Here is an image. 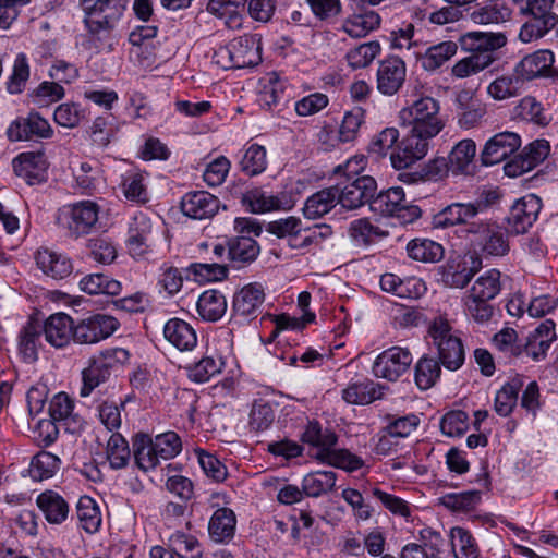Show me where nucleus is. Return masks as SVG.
Returning a JSON list of instances; mask_svg holds the SVG:
<instances>
[{
  "label": "nucleus",
  "mask_w": 558,
  "mask_h": 558,
  "mask_svg": "<svg viewBox=\"0 0 558 558\" xmlns=\"http://www.w3.org/2000/svg\"><path fill=\"white\" fill-rule=\"evenodd\" d=\"M126 0H80L84 13V47L94 52L113 49V32L125 9Z\"/></svg>",
  "instance_id": "f257e3e1"
},
{
  "label": "nucleus",
  "mask_w": 558,
  "mask_h": 558,
  "mask_svg": "<svg viewBox=\"0 0 558 558\" xmlns=\"http://www.w3.org/2000/svg\"><path fill=\"white\" fill-rule=\"evenodd\" d=\"M399 119L402 125L411 126L424 136L435 137L445 126L439 101L429 96L421 97L411 106L403 108L399 112Z\"/></svg>",
  "instance_id": "f03ea898"
},
{
  "label": "nucleus",
  "mask_w": 558,
  "mask_h": 558,
  "mask_svg": "<svg viewBox=\"0 0 558 558\" xmlns=\"http://www.w3.org/2000/svg\"><path fill=\"white\" fill-rule=\"evenodd\" d=\"M213 59L225 70L257 65L262 60L259 40L252 35L236 37L215 50Z\"/></svg>",
  "instance_id": "7ed1b4c3"
},
{
  "label": "nucleus",
  "mask_w": 558,
  "mask_h": 558,
  "mask_svg": "<svg viewBox=\"0 0 558 558\" xmlns=\"http://www.w3.org/2000/svg\"><path fill=\"white\" fill-rule=\"evenodd\" d=\"M428 333L437 348L441 365L448 371L459 369L465 360L462 340L453 332L450 323L444 317H437L428 328Z\"/></svg>",
  "instance_id": "20e7f679"
},
{
  "label": "nucleus",
  "mask_w": 558,
  "mask_h": 558,
  "mask_svg": "<svg viewBox=\"0 0 558 558\" xmlns=\"http://www.w3.org/2000/svg\"><path fill=\"white\" fill-rule=\"evenodd\" d=\"M476 252L484 256L501 257L510 250L508 232L497 221L481 219L466 229Z\"/></svg>",
  "instance_id": "39448f33"
},
{
  "label": "nucleus",
  "mask_w": 558,
  "mask_h": 558,
  "mask_svg": "<svg viewBox=\"0 0 558 558\" xmlns=\"http://www.w3.org/2000/svg\"><path fill=\"white\" fill-rule=\"evenodd\" d=\"M234 230L239 233L228 240V258L235 267L254 262L259 254L258 243L250 234L259 235L260 226L252 218L234 219Z\"/></svg>",
  "instance_id": "423d86ee"
},
{
  "label": "nucleus",
  "mask_w": 558,
  "mask_h": 558,
  "mask_svg": "<svg viewBox=\"0 0 558 558\" xmlns=\"http://www.w3.org/2000/svg\"><path fill=\"white\" fill-rule=\"evenodd\" d=\"M100 207L93 201H81L63 206L58 214L59 225L72 239L89 234L99 219Z\"/></svg>",
  "instance_id": "0eeeda50"
},
{
  "label": "nucleus",
  "mask_w": 558,
  "mask_h": 558,
  "mask_svg": "<svg viewBox=\"0 0 558 558\" xmlns=\"http://www.w3.org/2000/svg\"><path fill=\"white\" fill-rule=\"evenodd\" d=\"M555 0H526L521 5V11L532 19L525 22L519 33L523 43H531L545 36L558 23V16L553 12Z\"/></svg>",
  "instance_id": "6e6552de"
},
{
  "label": "nucleus",
  "mask_w": 558,
  "mask_h": 558,
  "mask_svg": "<svg viewBox=\"0 0 558 558\" xmlns=\"http://www.w3.org/2000/svg\"><path fill=\"white\" fill-rule=\"evenodd\" d=\"M373 213L384 216H397L405 222H412L421 217V209L416 205H408L402 187L393 186L374 195L369 203Z\"/></svg>",
  "instance_id": "1a4fd4ad"
},
{
  "label": "nucleus",
  "mask_w": 558,
  "mask_h": 558,
  "mask_svg": "<svg viewBox=\"0 0 558 558\" xmlns=\"http://www.w3.org/2000/svg\"><path fill=\"white\" fill-rule=\"evenodd\" d=\"M337 189L338 203L345 209H356L369 204L377 190L376 180L367 174L354 180H340L333 185Z\"/></svg>",
  "instance_id": "9d476101"
},
{
  "label": "nucleus",
  "mask_w": 558,
  "mask_h": 558,
  "mask_svg": "<svg viewBox=\"0 0 558 558\" xmlns=\"http://www.w3.org/2000/svg\"><path fill=\"white\" fill-rule=\"evenodd\" d=\"M413 355L409 349L391 347L377 355L372 372L375 377L396 381L410 368Z\"/></svg>",
  "instance_id": "9b49d317"
},
{
  "label": "nucleus",
  "mask_w": 558,
  "mask_h": 558,
  "mask_svg": "<svg viewBox=\"0 0 558 558\" xmlns=\"http://www.w3.org/2000/svg\"><path fill=\"white\" fill-rule=\"evenodd\" d=\"M119 326V322L110 315L88 316L74 325V341L80 344L98 343L109 338Z\"/></svg>",
  "instance_id": "f8f14e48"
},
{
  "label": "nucleus",
  "mask_w": 558,
  "mask_h": 558,
  "mask_svg": "<svg viewBox=\"0 0 558 558\" xmlns=\"http://www.w3.org/2000/svg\"><path fill=\"white\" fill-rule=\"evenodd\" d=\"M521 136L511 131H504L488 138L481 151V160L484 166L497 165L519 150Z\"/></svg>",
  "instance_id": "ddd939ff"
},
{
  "label": "nucleus",
  "mask_w": 558,
  "mask_h": 558,
  "mask_svg": "<svg viewBox=\"0 0 558 558\" xmlns=\"http://www.w3.org/2000/svg\"><path fill=\"white\" fill-rule=\"evenodd\" d=\"M556 340L555 322L553 319H545L529 333L525 342L521 344L522 356L530 357L534 362L543 361Z\"/></svg>",
  "instance_id": "4468645a"
},
{
  "label": "nucleus",
  "mask_w": 558,
  "mask_h": 558,
  "mask_svg": "<svg viewBox=\"0 0 558 558\" xmlns=\"http://www.w3.org/2000/svg\"><path fill=\"white\" fill-rule=\"evenodd\" d=\"M407 76V65L399 57L381 60L377 68V90L385 96H393L402 88Z\"/></svg>",
  "instance_id": "2eb2a0df"
},
{
  "label": "nucleus",
  "mask_w": 558,
  "mask_h": 558,
  "mask_svg": "<svg viewBox=\"0 0 558 558\" xmlns=\"http://www.w3.org/2000/svg\"><path fill=\"white\" fill-rule=\"evenodd\" d=\"M542 206V199L535 194L518 199L507 217L510 230L515 234L525 233L536 221Z\"/></svg>",
  "instance_id": "dca6fc26"
},
{
  "label": "nucleus",
  "mask_w": 558,
  "mask_h": 558,
  "mask_svg": "<svg viewBox=\"0 0 558 558\" xmlns=\"http://www.w3.org/2000/svg\"><path fill=\"white\" fill-rule=\"evenodd\" d=\"M14 173L28 185L40 184L47 180L48 162L43 151H24L12 160Z\"/></svg>",
  "instance_id": "f3484780"
},
{
  "label": "nucleus",
  "mask_w": 558,
  "mask_h": 558,
  "mask_svg": "<svg viewBox=\"0 0 558 558\" xmlns=\"http://www.w3.org/2000/svg\"><path fill=\"white\" fill-rule=\"evenodd\" d=\"M486 205L482 202L475 203H452L433 217V226L435 228H448L458 225H468L470 227L471 219L475 218L484 209Z\"/></svg>",
  "instance_id": "a211bd4d"
},
{
  "label": "nucleus",
  "mask_w": 558,
  "mask_h": 558,
  "mask_svg": "<svg viewBox=\"0 0 558 558\" xmlns=\"http://www.w3.org/2000/svg\"><path fill=\"white\" fill-rule=\"evenodd\" d=\"M52 134L50 123L38 112H29L26 118L14 120L7 130L12 142L29 141L33 137L49 138Z\"/></svg>",
  "instance_id": "6ab92c4d"
},
{
  "label": "nucleus",
  "mask_w": 558,
  "mask_h": 558,
  "mask_svg": "<svg viewBox=\"0 0 558 558\" xmlns=\"http://www.w3.org/2000/svg\"><path fill=\"white\" fill-rule=\"evenodd\" d=\"M180 206L184 216L195 220H205L218 213L220 201L207 191H192L183 195Z\"/></svg>",
  "instance_id": "aec40b11"
},
{
  "label": "nucleus",
  "mask_w": 558,
  "mask_h": 558,
  "mask_svg": "<svg viewBox=\"0 0 558 558\" xmlns=\"http://www.w3.org/2000/svg\"><path fill=\"white\" fill-rule=\"evenodd\" d=\"M507 37L502 33L468 32L460 37L461 47L474 56H488L492 63L497 59L495 52L504 47Z\"/></svg>",
  "instance_id": "412c9836"
},
{
  "label": "nucleus",
  "mask_w": 558,
  "mask_h": 558,
  "mask_svg": "<svg viewBox=\"0 0 558 558\" xmlns=\"http://www.w3.org/2000/svg\"><path fill=\"white\" fill-rule=\"evenodd\" d=\"M554 62V53L548 49H541L525 56L514 68L517 73L526 82L536 77L555 76L557 72L553 66Z\"/></svg>",
  "instance_id": "4be33fe9"
},
{
  "label": "nucleus",
  "mask_w": 558,
  "mask_h": 558,
  "mask_svg": "<svg viewBox=\"0 0 558 558\" xmlns=\"http://www.w3.org/2000/svg\"><path fill=\"white\" fill-rule=\"evenodd\" d=\"M46 341L54 348H63L74 340V322L65 313L50 315L41 325Z\"/></svg>",
  "instance_id": "5701e85b"
},
{
  "label": "nucleus",
  "mask_w": 558,
  "mask_h": 558,
  "mask_svg": "<svg viewBox=\"0 0 558 558\" xmlns=\"http://www.w3.org/2000/svg\"><path fill=\"white\" fill-rule=\"evenodd\" d=\"M550 146L546 140H536L524 147L514 163H507L505 172L509 177H517L533 170L549 154Z\"/></svg>",
  "instance_id": "b1692460"
},
{
  "label": "nucleus",
  "mask_w": 558,
  "mask_h": 558,
  "mask_svg": "<svg viewBox=\"0 0 558 558\" xmlns=\"http://www.w3.org/2000/svg\"><path fill=\"white\" fill-rule=\"evenodd\" d=\"M153 223L147 214L143 211L135 213L130 219L128 229V248L133 256H142L146 253Z\"/></svg>",
  "instance_id": "393cba45"
},
{
  "label": "nucleus",
  "mask_w": 558,
  "mask_h": 558,
  "mask_svg": "<svg viewBox=\"0 0 558 558\" xmlns=\"http://www.w3.org/2000/svg\"><path fill=\"white\" fill-rule=\"evenodd\" d=\"M379 284L383 291L401 299H418L426 292V286L422 279L417 277L400 278L391 272L384 274Z\"/></svg>",
  "instance_id": "a878e982"
},
{
  "label": "nucleus",
  "mask_w": 558,
  "mask_h": 558,
  "mask_svg": "<svg viewBox=\"0 0 558 558\" xmlns=\"http://www.w3.org/2000/svg\"><path fill=\"white\" fill-rule=\"evenodd\" d=\"M165 339L181 352L192 351L197 345L194 327L184 319L170 318L163 326Z\"/></svg>",
  "instance_id": "bb28decb"
},
{
  "label": "nucleus",
  "mask_w": 558,
  "mask_h": 558,
  "mask_svg": "<svg viewBox=\"0 0 558 558\" xmlns=\"http://www.w3.org/2000/svg\"><path fill=\"white\" fill-rule=\"evenodd\" d=\"M35 259L38 268L56 280L66 278L73 271L71 258L63 253L40 248L37 251Z\"/></svg>",
  "instance_id": "cd10ccee"
},
{
  "label": "nucleus",
  "mask_w": 558,
  "mask_h": 558,
  "mask_svg": "<svg viewBox=\"0 0 558 558\" xmlns=\"http://www.w3.org/2000/svg\"><path fill=\"white\" fill-rule=\"evenodd\" d=\"M265 300L264 288L258 282L244 286L233 298V311L244 318L257 316Z\"/></svg>",
  "instance_id": "c85d7f7f"
},
{
  "label": "nucleus",
  "mask_w": 558,
  "mask_h": 558,
  "mask_svg": "<svg viewBox=\"0 0 558 558\" xmlns=\"http://www.w3.org/2000/svg\"><path fill=\"white\" fill-rule=\"evenodd\" d=\"M36 505L49 524H62L70 513L68 501L54 490L48 489L39 494Z\"/></svg>",
  "instance_id": "c756f323"
},
{
  "label": "nucleus",
  "mask_w": 558,
  "mask_h": 558,
  "mask_svg": "<svg viewBox=\"0 0 558 558\" xmlns=\"http://www.w3.org/2000/svg\"><path fill=\"white\" fill-rule=\"evenodd\" d=\"M476 154V144L471 138H465L457 143L449 156L448 163L451 173L454 175H471L474 173V158Z\"/></svg>",
  "instance_id": "7c9ffc66"
},
{
  "label": "nucleus",
  "mask_w": 558,
  "mask_h": 558,
  "mask_svg": "<svg viewBox=\"0 0 558 558\" xmlns=\"http://www.w3.org/2000/svg\"><path fill=\"white\" fill-rule=\"evenodd\" d=\"M41 324L28 320L17 336V351L26 363H34L38 359V349L41 345Z\"/></svg>",
  "instance_id": "2f4dec72"
},
{
  "label": "nucleus",
  "mask_w": 558,
  "mask_h": 558,
  "mask_svg": "<svg viewBox=\"0 0 558 558\" xmlns=\"http://www.w3.org/2000/svg\"><path fill=\"white\" fill-rule=\"evenodd\" d=\"M236 517L229 508L217 509L208 523V533L215 543H228L235 534Z\"/></svg>",
  "instance_id": "473e14b6"
},
{
  "label": "nucleus",
  "mask_w": 558,
  "mask_h": 558,
  "mask_svg": "<svg viewBox=\"0 0 558 558\" xmlns=\"http://www.w3.org/2000/svg\"><path fill=\"white\" fill-rule=\"evenodd\" d=\"M385 387L371 379L351 383L342 391V398L351 404H369L381 399Z\"/></svg>",
  "instance_id": "72a5a7b5"
},
{
  "label": "nucleus",
  "mask_w": 558,
  "mask_h": 558,
  "mask_svg": "<svg viewBox=\"0 0 558 558\" xmlns=\"http://www.w3.org/2000/svg\"><path fill=\"white\" fill-rule=\"evenodd\" d=\"M246 2L247 0H209L207 11L225 20L229 28L236 29L242 25V12Z\"/></svg>",
  "instance_id": "f704fd0d"
},
{
  "label": "nucleus",
  "mask_w": 558,
  "mask_h": 558,
  "mask_svg": "<svg viewBox=\"0 0 558 558\" xmlns=\"http://www.w3.org/2000/svg\"><path fill=\"white\" fill-rule=\"evenodd\" d=\"M196 310L204 320L217 322L226 314L227 299L219 290H206L198 296Z\"/></svg>",
  "instance_id": "c9c22d12"
},
{
  "label": "nucleus",
  "mask_w": 558,
  "mask_h": 558,
  "mask_svg": "<svg viewBox=\"0 0 558 558\" xmlns=\"http://www.w3.org/2000/svg\"><path fill=\"white\" fill-rule=\"evenodd\" d=\"M524 83V80L517 73L514 68L513 72L495 78L487 86V94L495 100H506L519 96L523 90Z\"/></svg>",
  "instance_id": "e433bc0d"
},
{
  "label": "nucleus",
  "mask_w": 558,
  "mask_h": 558,
  "mask_svg": "<svg viewBox=\"0 0 558 558\" xmlns=\"http://www.w3.org/2000/svg\"><path fill=\"white\" fill-rule=\"evenodd\" d=\"M337 189L333 186L317 191L307 197L303 213L308 219H317L328 214L338 203Z\"/></svg>",
  "instance_id": "4c0bfd02"
},
{
  "label": "nucleus",
  "mask_w": 558,
  "mask_h": 558,
  "mask_svg": "<svg viewBox=\"0 0 558 558\" xmlns=\"http://www.w3.org/2000/svg\"><path fill=\"white\" fill-rule=\"evenodd\" d=\"M313 457L320 463L342 469L347 472H354L364 466V460L348 449H335V447H331L328 451L315 453Z\"/></svg>",
  "instance_id": "58836bf2"
},
{
  "label": "nucleus",
  "mask_w": 558,
  "mask_h": 558,
  "mask_svg": "<svg viewBox=\"0 0 558 558\" xmlns=\"http://www.w3.org/2000/svg\"><path fill=\"white\" fill-rule=\"evenodd\" d=\"M380 22L381 17L376 11H365L347 17L342 23L341 31L352 38H362L377 29Z\"/></svg>",
  "instance_id": "ea45409f"
},
{
  "label": "nucleus",
  "mask_w": 558,
  "mask_h": 558,
  "mask_svg": "<svg viewBox=\"0 0 558 558\" xmlns=\"http://www.w3.org/2000/svg\"><path fill=\"white\" fill-rule=\"evenodd\" d=\"M121 187L128 201L138 204L149 201L147 174L138 169H130L122 175Z\"/></svg>",
  "instance_id": "a19ab883"
},
{
  "label": "nucleus",
  "mask_w": 558,
  "mask_h": 558,
  "mask_svg": "<svg viewBox=\"0 0 558 558\" xmlns=\"http://www.w3.org/2000/svg\"><path fill=\"white\" fill-rule=\"evenodd\" d=\"M337 473L333 471H313L302 480V488L307 497H319L333 490Z\"/></svg>",
  "instance_id": "79ce46f5"
},
{
  "label": "nucleus",
  "mask_w": 558,
  "mask_h": 558,
  "mask_svg": "<svg viewBox=\"0 0 558 558\" xmlns=\"http://www.w3.org/2000/svg\"><path fill=\"white\" fill-rule=\"evenodd\" d=\"M257 101L262 108L270 110L284 95V82L275 72L266 74L260 81Z\"/></svg>",
  "instance_id": "37998d69"
},
{
  "label": "nucleus",
  "mask_w": 558,
  "mask_h": 558,
  "mask_svg": "<svg viewBox=\"0 0 558 558\" xmlns=\"http://www.w3.org/2000/svg\"><path fill=\"white\" fill-rule=\"evenodd\" d=\"M458 51L456 43L448 40L432 45L421 56L422 68L434 72L449 61Z\"/></svg>",
  "instance_id": "c03bdc74"
},
{
  "label": "nucleus",
  "mask_w": 558,
  "mask_h": 558,
  "mask_svg": "<svg viewBox=\"0 0 558 558\" xmlns=\"http://www.w3.org/2000/svg\"><path fill=\"white\" fill-rule=\"evenodd\" d=\"M223 367V357L219 353L213 352L205 354L199 361L189 366V377L195 383H206L220 374Z\"/></svg>",
  "instance_id": "a18cd8bd"
},
{
  "label": "nucleus",
  "mask_w": 558,
  "mask_h": 558,
  "mask_svg": "<svg viewBox=\"0 0 558 558\" xmlns=\"http://www.w3.org/2000/svg\"><path fill=\"white\" fill-rule=\"evenodd\" d=\"M301 439L304 444L316 448V453L328 451L331 447H335L338 441L337 435L330 429H324L317 421L307 422Z\"/></svg>",
  "instance_id": "49530a36"
},
{
  "label": "nucleus",
  "mask_w": 558,
  "mask_h": 558,
  "mask_svg": "<svg viewBox=\"0 0 558 558\" xmlns=\"http://www.w3.org/2000/svg\"><path fill=\"white\" fill-rule=\"evenodd\" d=\"M267 165V150L264 146L252 143L243 149L239 167L244 174L248 177L258 175L266 170Z\"/></svg>",
  "instance_id": "de8ad7c7"
},
{
  "label": "nucleus",
  "mask_w": 558,
  "mask_h": 558,
  "mask_svg": "<svg viewBox=\"0 0 558 558\" xmlns=\"http://www.w3.org/2000/svg\"><path fill=\"white\" fill-rule=\"evenodd\" d=\"M133 451L135 463L143 471L155 469L161 460L155 450L153 438L147 434H137L134 437Z\"/></svg>",
  "instance_id": "09e8293b"
},
{
  "label": "nucleus",
  "mask_w": 558,
  "mask_h": 558,
  "mask_svg": "<svg viewBox=\"0 0 558 558\" xmlns=\"http://www.w3.org/2000/svg\"><path fill=\"white\" fill-rule=\"evenodd\" d=\"M109 364H106L99 356L94 359L89 366L82 373L83 385L80 389L81 397H88L100 384L107 381L111 375Z\"/></svg>",
  "instance_id": "8fccbe9b"
},
{
  "label": "nucleus",
  "mask_w": 558,
  "mask_h": 558,
  "mask_svg": "<svg viewBox=\"0 0 558 558\" xmlns=\"http://www.w3.org/2000/svg\"><path fill=\"white\" fill-rule=\"evenodd\" d=\"M450 544L456 558H478L480 548L472 533L461 526L450 530Z\"/></svg>",
  "instance_id": "3c124183"
},
{
  "label": "nucleus",
  "mask_w": 558,
  "mask_h": 558,
  "mask_svg": "<svg viewBox=\"0 0 558 558\" xmlns=\"http://www.w3.org/2000/svg\"><path fill=\"white\" fill-rule=\"evenodd\" d=\"M76 515L82 529L87 533H95L101 525V512L99 506L89 496H81L76 504Z\"/></svg>",
  "instance_id": "603ef678"
},
{
  "label": "nucleus",
  "mask_w": 558,
  "mask_h": 558,
  "mask_svg": "<svg viewBox=\"0 0 558 558\" xmlns=\"http://www.w3.org/2000/svg\"><path fill=\"white\" fill-rule=\"evenodd\" d=\"M61 460L58 456L40 451L31 460L28 474L34 481L51 478L60 470Z\"/></svg>",
  "instance_id": "864d4df0"
},
{
  "label": "nucleus",
  "mask_w": 558,
  "mask_h": 558,
  "mask_svg": "<svg viewBox=\"0 0 558 558\" xmlns=\"http://www.w3.org/2000/svg\"><path fill=\"white\" fill-rule=\"evenodd\" d=\"M409 257L422 263H437L444 256L442 246L429 239H414L407 245Z\"/></svg>",
  "instance_id": "5fc2aeb1"
},
{
  "label": "nucleus",
  "mask_w": 558,
  "mask_h": 558,
  "mask_svg": "<svg viewBox=\"0 0 558 558\" xmlns=\"http://www.w3.org/2000/svg\"><path fill=\"white\" fill-rule=\"evenodd\" d=\"M266 231L278 239H287L289 246L292 247V243L299 242L303 231V221L299 217L288 216L268 222Z\"/></svg>",
  "instance_id": "6e6d98bb"
},
{
  "label": "nucleus",
  "mask_w": 558,
  "mask_h": 558,
  "mask_svg": "<svg viewBox=\"0 0 558 558\" xmlns=\"http://www.w3.org/2000/svg\"><path fill=\"white\" fill-rule=\"evenodd\" d=\"M242 204L254 214H264L281 207L278 196L271 195L262 189H252L242 194Z\"/></svg>",
  "instance_id": "4d7b16f0"
},
{
  "label": "nucleus",
  "mask_w": 558,
  "mask_h": 558,
  "mask_svg": "<svg viewBox=\"0 0 558 558\" xmlns=\"http://www.w3.org/2000/svg\"><path fill=\"white\" fill-rule=\"evenodd\" d=\"M501 291V272L492 268L482 274L472 284L468 293L487 300L495 299Z\"/></svg>",
  "instance_id": "13d9d810"
},
{
  "label": "nucleus",
  "mask_w": 558,
  "mask_h": 558,
  "mask_svg": "<svg viewBox=\"0 0 558 558\" xmlns=\"http://www.w3.org/2000/svg\"><path fill=\"white\" fill-rule=\"evenodd\" d=\"M169 546L180 558H203V548L198 539L182 531L170 534Z\"/></svg>",
  "instance_id": "bf43d9fd"
},
{
  "label": "nucleus",
  "mask_w": 558,
  "mask_h": 558,
  "mask_svg": "<svg viewBox=\"0 0 558 558\" xmlns=\"http://www.w3.org/2000/svg\"><path fill=\"white\" fill-rule=\"evenodd\" d=\"M414 371V379L421 390L433 387L441 374L439 361L427 355H423L417 361Z\"/></svg>",
  "instance_id": "052dcab7"
},
{
  "label": "nucleus",
  "mask_w": 558,
  "mask_h": 558,
  "mask_svg": "<svg viewBox=\"0 0 558 558\" xmlns=\"http://www.w3.org/2000/svg\"><path fill=\"white\" fill-rule=\"evenodd\" d=\"M462 302L465 315L476 324L485 325L492 319L494 306L489 303V300L465 292Z\"/></svg>",
  "instance_id": "680f3d73"
},
{
  "label": "nucleus",
  "mask_w": 558,
  "mask_h": 558,
  "mask_svg": "<svg viewBox=\"0 0 558 558\" xmlns=\"http://www.w3.org/2000/svg\"><path fill=\"white\" fill-rule=\"evenodd\" d=\"M380 50V44L377 40H372L349 50L345 59L351 69H364L374 61Z\"/></svg>",
  "instance_id": "e2e57ef3"
},
{
  "label": "nucleus",
  "mask_w": 558,
  "mask_h": 558,
  "mask_svg": "<svg viewBox=\"0 0 558 558\" xmlns=\"http://www.w3.org/2000/svg\"><path fill=\"white\" fill-rule=\"evenodd\" d=\"M31 76V68L25 53H17L13 66L12 73L7 81V90L12 94H21Z\"/></svg>",
  "instance_id": "0e129e2a"
},
{
  "label": "nucleus",
  "mask_w": 558,
  "mask_h": 558,
  "mask_svg": "<svg viewBox=\"0 0 558 558\" xmlns=\"http://www.w3.org/2000/svg\"><path fill=\"white\" fill-rule=\"evenodd\" d=\"M511 10L500 2L481 7L471 13V19L476 24H500L508 21Z\"/></svg>",
  "instance_id": "69168bd1"
},
{
  "label": "nucleus",
  "mask_w": 558,
  "mask_h": 558,
  "mask_svg": "<svg viewBox=\"0 0 558 558\" xmlns=\"http://www.w3.org/2000/svg\"><path fill=\"white\" fill-rule=\"evenodd\" d=\"M521 388V381L513 379L506 383L496 393L495 397V411L500 416H508L511 414L518 401V393Z\"/></svg>",
  "instance_id": "338daca9"
},
{
  "label": "nucleus",
  "mask_w": 558,
  "mask_h": 558,
  "mask_svg": "<svg viewBox=\"0 0 558 558\" xmlns=\"http://www.w3.org/2000/svg\"><path fill=\"white\" fill-rule=\"evenodd\" d=\"M421 420L418 415L409 413L402 416L391 415L388 417V424L384 432L395 438H405L410 436L420 425Z\"/></svg>",
  "instance_id": "774afa93"
}]
</instances>
